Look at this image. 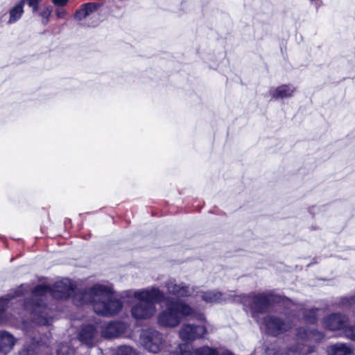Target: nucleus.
<instances>
[{
    "label": "nucleus",
    "mask_w": 355,
    "mask_h": 355,
    "mask_svg": "<svg viewBox=\"0 0 355 355\" xmlns=\"http://www.w3.org/2000/svg\"><path fill=\"white\" fill-rule=\"evenodd\" d=\"M113 287L110 284H95L84 291L76 293L73 301L77 306L91 304L98 315L111 317L123 309V302L114 297Z\"/></svg>",
    "instance_id": "nucleus-2"
},
{
    "label": "nucleus",
    "mask_w": 355,
    "mask_h": 355,
    "mask_svg": "<svg viewBox=\"0 0 355 355\" xmlns=\"http://www.w3.org/2000/svg\"><path fill=\"white\" fill-rule=\"evenodd\" d=\"M69 0H52V2L58 6H63L68 3Z\"/></svg>",
    "instance_id": "nucleus-32"
},
{
    "label": "nucleus",
    "mask_w": 355,
    "mask_h": 355,
    "mask_svg": "<svg viewBox=\"0 0 355 355\" xmlns=\"http://www.w3.org/2000/svg\"><path fill=\"white\" fill-rule=\"evenodd\" d=\"M22 293H21V289H19L17 290L16 292H15V296H19L21 295Z\"/></svg>",
    "instance_id": "nucleus-36"
},
{
    "label": "nucleus",
    "mask_w": 355,
    "mask_h": 355,
    "mask_svg": "<svg viewBox=\"0 0 355 355\" xmlns=\"http://www.w3.org/2000/svg\"><path fill=\"white\" fill-rule=\"evenodd\" d=\"M288 314L293 316L298 320H303L306 323L315 324L321 314L320 309H306L302 304H296L291 300L286 299L284 301Z\"/></svg>",
    "instance_id": "nucleus-7"
},
{
    "label": "nucleus",
    "mask_w": 355,
    "mask_h": 355,
    "mask_svg": "<svg viewBox=\"0 0 355 355\" xmlns=\"http://www.w3.org/2000/svg\"><path fill=\"white\" fill-rule=\"evenodd\" d=\"M178 355H200L198 349H193L189 344H182L179 345Z\"/></svg>",
    "instance_id": "nucleus-22"
},
{
    "label": "nucleus",
    "mask_w": 355,
    "mask_h": 355,
    "mask_svg": "<svg viewBox=\"0 0 355 355\" xmlns=\"http://www.w3.org/2000/svg\"><path fill=\"white\" fill-rule=\"evenodd\" d=\"M17 338L6 331H0V352L4 354L9 353L14 347Z\"/></svg>",
    "instance_id": "nucleus-16"
},
{
    "label": "nucleus",
    "mask_w": 355,
    "mask_h": 355,
    "mask_svg": "<svg viewBox=\"0 0 355 355\" xmlns=\"http://www.w3.org/2000/svg\"><path fill=\"white\" fill-rule=\"evenodd\" d=\"M8 306V299L7 298H0V320H1V314L3 311Z\"/></svg>",
    "instance_id": "nucleus-28"
},
{
    "label": "nucleus",
    "mask_w": 355,
    "mask_h": 355,
    "mask_svg": "<svg viewBox=\"0 0 355 355\" xmlns=\"http://www.w3.org/2000/svg\"><path fill=\"white\" fill-rule=\"evenodd\" d=\"M57 355H74V349L67 345H62L57 349Z\"/></svg>",
    "instance_id": "nucleus-26"
},
{
    "label": "nucleus",
    "mask_w": 355,
    "mask_h": 355,
    "mask_svg": "<svg viewBox=\"0 0 355 355\" xmlns=\"http://www.w3.org/2000/svg\"><path fill=\"white\" fill-rule=\"evenodd\" d=\"M235 295H226L216 291H210L201 293V299L208 303L221 302L223 301H232Z\"/></svg>",
    "instance_id": "nucleus-17"
},
{
    "label": "nucleus",
    "mask_w": 355,
    "mask_h": 355,
    "mask_svg": "<svg viewBox=\"0 0 355 355\" xmlns=\"http://www.w3.org/2000/svg\"><path fill=\"white\" fill-rule=\"evenodd\" d=\"M166 308L157 316V323L164 327H175L180 323L182 318L191 315L194 311L182 301L170 300L166 298Z\"/></svg>",
    "instance_id": "nucleus-4"
},
{
    "label": "nucleus",
    "mask_w": 355,
    "mask_h": 355,
    "mask_svg": "<svg viewBox=\"0 0 355 355\" xmlns=\"http://www.w3.org/2000/svg\"><path fill=\"white\" fill-rule=\"evenodd\" d=\"M40 0H25V3H27L29 6L39 5Z\"/></svg>",
    "instance_id": "nucleus-34"
},
{
    "label": "nucleus",
    "mask_w": 355,
    "mask_h": 355,
    "mask_svg": "<svg viewBox=\"0 0 355 355\" xmlns=\"http://www.w3.org/2000/svg\"><path fill=\"white\" fill-rule=\"evenodd\" d=\"M344 335L347 338L355 341V323L352 325H347L344 330Z\"/></svg>",
    "instance_id": "nucleus-27"
},
{
    "label": "nucleus",
    "mask_w": 355,
    "mask_h": 355,
    "mask_svg": "<svg viewBox=\"0 0 355 355\" xmlns=\"http://www.w3.org/2000/svg\"><path fill=\"white\" fill-rule=\"evenodd\" d=\"M128 329V324L119 321H113L101 327V337L114 338L123 335Z\"/></svg>",
    "instance_id": "nucleus-12"
},
{
    "label": "nucleus",
    "mask_w": 355,
    "mask_h": 355,
    "mask_svg": "<svg viewBox=\"0 0 355 355\" xmlns=\"http://www.w3.org/2000/svg\"><path fill=\"white\" fill-rule=\"evenodd\" d=\"M164 286L169 295L175 297H184L190 294L189 288L184 284H177L175 280L169 279L164 283Z\"/></svg>",
    "instance_id": "nucleus-14"
},
{
    "label": "nucleus",
    "mask_w": 355,
    "mask_h": 355,
    "mask_svg": "<svg viewBox=\"0 0 355 355\" xmlns=\"http://www.w3.org/2000/svg\"><path fill=\"white\" fill-rule=\"evenodd\" d=\"M100 6L98 3H84L76 11L73 19L82 26L95 27L99 21L96 12Z\"/></svg>",
    "instance_id": "nucleus-10"
},
{
    "label": "nucleus",
    "mask_w": 355,
    "mask_h": 355,
    "mask_svg": "<svg viewBox=\"0 0 355 355\" xmlns=\"http://www.w3.org/2000/svg\"><path fill=\"white\" fill-rule=\"evenodd\" d=\"M272 300L273 296L268 293L234 295L232 299L234 302L241 303L245 308H250L252 311V316L256 320L257 314L266 311Z\"/></svg>",
    "instance_id": "nucleus-6"
},
{
    "label": "nucleus",
    "mask_w": 355,
    "mask_h": 355,
    "mask_svg": "<svg viewBox=\"0 0 355 355\" xmlns=\"http://www.w3.org/2000/svg\"><path fill=\"white\" fill-rule=\"evenodd\" d=\"M342 304L343 305L352 306L355 304V295L351 297H343L342 299Z\"/></svg>",
    "instance_id": "nucleus-29"
},
{
    "label": "nucleus",
    "mask_w": 355,
    "mask_h": 355,
    "mask_svg": "<svg viewBox=\"0 0 355 355\" xmlns=\"http://www.w3.org/2000/svg\"><path fill=\"white\" fill-rule=\"evenodd\" d=\"M31 8H32V10H33V12H36L38 11V9H39V5H35V6H30Z\"/></svg>",
    "instance_id": "nucleus-35"
},
{
    "label": "nucleus",
    "mask_w": 355,
    "mask_h": 355,
    "mask_svg": "<svg viewBox=\"0 0 355 355\" xmlns=\"http://www.w3.org/2000/svg\"><path fill=\"white\" fill-rule=\"evenodd\" d=\"M55 15L58 18H64L67 15V12L63 8H58L55 10Z\"/></svg>",
    "instance_id": "nucleus-31"
},
{
    "label": "nucleus",
    "mask_w": 355,
    "mask_h": 355,
    "mask_svg": "<svg viewBox=\"0 0 355 355\" xmlns=\"http://www.w3.org/2000/svg\"><path fill=\"white\" fill-rule=\"evenodd\" d=\"M52 12L53 7L51 6L44 7L42 10L39 12L38 15L41 17V23L43 25H46L49 23Z\"/></svg>",
    "instance_id": "nucleus-23"
},
{
    "label": "nucleus",
    "mask_w": 355,
    "mask_h": 355,
    "mask_svg": "<svg viewBox=\"0 0 355 355\" xmlns=\"http://www.w3.org/2000/svg\"><path fill=\"white\" fill-rule=\"evenodd\" d=\"M201 337L213 331V327L201 315Z\"/></svg>",
    "instance_id": "nucleus-25"
},
{
    "label": "nucleus",
    "mask_w": 355,
    "mask_h": 355,
    "mask_svg": "<svg viewBox=\"0 0 355 355\" xmlns=\"http://www.w3.org/2000/svg\"><path fill=\"white\" fill-rule=\"evenodd\" d=\"M297 339L302 343H298L295 349H289L286 354H279V352L272 347H268L266 349V355H307L312 354L313 349L310 345V343H318L324 338V334L316 330L312 329L309 331L303 328L297 329Z\"/></svg>",
    "instance_id": "nucleus-5"
},
{
    "label": "nucleus",
    "mask_w": 355,
    "mask_h": 355,
    "mask_svg": "<svg viewBox=\"0 0 355 355\" xmlns=\"http://www.w3.org/2000/svg\"><path fill=\"white\" fill-rule=\"evenodd\" d=\"M139 341L145 350L152 354L159 353L165 343L163 334L153 328L143 329L140 333Z\"/></svg>",
    "instance_id": "nucleus-8"
},
{
    "label": "nucleus",
    "mask_w": 355,
    "mask_h": 355,
    "mask_svg": "<svg viewBox=\"0 0 355 355\" xmlns=\"http://www.w3.org/2000/svg\"><path fill=\"white\" fill-rule=\"evenodd\" d=\"M257 322L260 324L261 329L264 330L268 334L272 336H278L281 334L290 330L293 326V321L288 318L282 319L275 315H266L262 322H259L257 319Z\"/></svg>",
    "instance_id": "nucleus-9"
},
{
    "label": "nucleus",
    "mask_w": 355,
    "mask_h": 355,
    "mask_svg": "<svg viewBox=\"0 0 355 355\" xmlns=\"http://www.w3.org/2000/svg\"><path fill=\"white\" fill-rule=\"evenodd\" d=\"M311 5H313L316 12H318L319 8L322 5V0H309Z\"/></svg>",
    "instance_id": "nucleus-30"
},
{
    "label": "nucleus",
    "mask_w": 355,
    "mask_h": 355,
    "mask_svg": "<svg viewBox=\"0 0 355 355\" xmlns=\"http://www.w3.org/2000/svg\"><path fill=\"white\" fill-rule=\"evenodd\" d=\"M201 355H233V354L222 347L212 348L208 346H203L201 347Z\"/></svg>",
    "instance_id": "nucleus-21"
},
{
    "label": "nucleus",
    "mask_w": 355,
    "mask_h": 355,
    "mask_svg": "<svg viewBox=\"0 0 355 355\" xmlns=\"http://www.w3.org/2000/svg\"><path fill=\"white\" fill-rule=\"evenodd\" d=\"M50 293L56 299H67L74 293L73 286L69 279L57 282L51 289L47 286H36L31 293V299L24 304V309L30 313L33 322L48 325L52 322L49 310L43 304L44 296Z\"/></svg>",
    "instance_id": "nucleus-1"
},
{
    "label": "nucleus",
    "mask_w": 355,
    "mask_h": 355,
    "mask_svg": "<svg viewBox=\"0 0 355 355\" xmlns=\"http://www.w3.org/2000/svg\"><path fill=\"white\" fill-rule=\"evenodd\" d=\"M354 349L349 344L338 343L327 348L329 355H351Z\"/></svg>",
    "instance_id": "nucleus-19"
},
{
    "label": "nucleus",
    "mask_w": 355,
    "mask_h": 355,
    "mask_svg": "<svg viewBox=\"0 0 355 355\" xmlns=\"http://www.w3.org/2000/svg\"><path fill=\"white\" fill-rule=\"evenodd\" d=\"M296 92V87L293 85H282L277 87L271 88L270 94L275 99H284L291 98Z\"/></svg>",
    "instance_id": "nucleus-15"
},
{
    "label": "nucleus",
    "mask_w": 355,
    "mask_h": 355,
    "mask_svg": "<svg viewBox=\"0 0 355 355\" xmlns=\"http://www.w3.org/2000/svg\"><path fill=\"white\" fill-rule=\"evenodd\" d=\"M348 320V317L346 315L334 313L322 320V325L324 328L331 331L343 329L344 331L345 328L347 327Z\"/></svg>",
    "instance_id": "nucleus-11"
},
{
    "label": "nucleus",
    "mask_w": 355,
    "mask_h": 355,
    "mask_svg": "<svg viewBox=\"0 0 355 355\" xmlns=\"http://www.w3.org/2000/svg\"><path fill=\"white\" fill-rule=\"evenodd\" d=\"M121 297H133L135 300L130 305V313L133 318L148 320L156 314V304H160L164 300L165 294L159 287L151 286L123 291Z\"/></svg>",
    "instance_id": "nucleus-3"
},
{
    "label": "nucleus",
    "mask_w": 355,
    "mask_h": 355,
    "mask_svg": "<svg viewBox=\"0 0 355 355\" xmlns=\"http://www.w3.org/2000/svg\"><path fill=\"white\" fill-rule=\"evenodd\" d=\"M33 350V348H28L24 347V349L20 352V355H33L31 352Z\"/></svg>",
    "instance_id": "nucleus-33"
},
{
    "label": "nucleus",
    "mask_w": 355,
    "mask_h": 355,
    "mask_svg": "<svg viewBox=\"0 0 355 355\" xmlns=\"http://www.w3.org/2000/svg\"><path fill=\"white\" fill-rule=\"evenodd\" d=\"M198 334V327L191 324H184L179 331L180 338L185 341H192L196 339Z\"/></svg>",
    "instance_id": "nucleus-18"
},
{
    "label": "nucleus",
    "mask_w": 355,
    "mask_h": 355,
    "mask_svg": "<svg viewBox=\"0 0 355 355\" xmlns=\"http://www.w3.org/2000/svg\"><path fill=\"white\" fill-rule=\"evenodd\" d=\"M78 338L81 343L91 347L98 343L101 336L96 327L93 325H87L81 329L78 334Z\"/></svg>",
    "instance_id": "nucleus-13"
},
{
    "label": "nucleus",
    "mask_w": 355,
    "mask_h": 355,
    "mask_svg": "<svg viewBox=\"0 0 355 355\" xmlns=\"http://www.w3.org/2000/svg\"><path fill=\"white\" fill-rule=\"evenodd\" d=\"M25 4V0H19L12 8H11L8 12L9 19L8 21V24H12L19 21L24 14V6Z\"/></svg>",
    "instance_id": "nucleus-20"
},
{
    "label": "nucleus",
    "mask_w": 355,
    "mask_h": 355,
    "mask_svg": "<svg viewBox=\"0 0 355 355\" xmlns=\"http://www.w3.org/2000/svg\"><path fill=\"white\" fill-rule=\"evenodd\" d=\"M114 355H139V354L130 346L122 345L117 348Z\"/></svg>",
    "instance_id": "nucleus-24"
}]
</instances>
